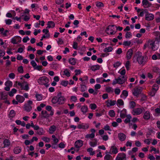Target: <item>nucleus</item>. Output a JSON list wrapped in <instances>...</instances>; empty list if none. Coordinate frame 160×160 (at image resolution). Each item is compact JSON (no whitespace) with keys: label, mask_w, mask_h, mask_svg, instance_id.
<instances>
[{"label":"nucleus","mask_w":160,"mask_h":160,"mask_svg":"<svg viewBox=\"0 0 160 160\" xmlns=\"http://www.w3.org/2000/svg\"><path fill=\"white\" fill-rule=\"evenodd\" d=\"M1 95L2 99H7L8 96L7 93L6 92H2Z\"/></svg>","instance_id":"obj_36"},{"label":"nucleus","mask_w":160,"mask_h":160,"mask_svg":"<svg viewBox=\"0 0 160 160\" xmlns=\"http://www.w3.org/2000/svg\"><path fill=\"white\" fill-rule=\"evenodd\" d=\"M49 117V114L48 113L47 111L46 110H42L41 112V117L42 118H46Z\"/></svg>","instance_id":"obj_15"},{"label":"nucleus","mask_w":160,"mask_h":160,"mask_svg":"<svg viewBox=\"0 0 160 160\" xmlns=\"http://www.w3.org/2000/svg\"><path fill=\"white\" fill-rule=\"evenodd\" d=\"M95 136V135L94 133H91L90 134H87L85 136V138H93Z\"/></svg>","instance_id":"obj_39"},{"label":"nucleus","mask_w":160,"mask_h":160,"mask_svg":"<svg viewBox=\"0 0 160 160\" xmlns=\"http://www.w3.org/2000/svg\"><path fill=\"white\" fill-rule=\"evenodd\" d=\"M30 126L32 127V128H33L34 130L38 128V126L34 125L32 122H31V123L30 124Z\"/></svg>","instance_id":"obj_61"},{"label":"nucleus","mask_w":160,"mask_h":160,"mask_svg":"<svg viewBox=\"0 0 160 160\" xmlns=\"http://www.w3.org/2000/svg\"><path fill=\"white\" fill-rule=\"evenodd\" d=\"M117 103L120 105H123L124 104L123 100L121 99H119L117 101Z\"/></svg>","instance_id":"obj_62"},{"label":"nucleus","mask_w":160,"mask_h":160,"mask_svg":"<svg viewBox=\"0 0 160 160\" xmlns=\"http://www.w3.org/2000/svg\"><path fill=\"white\" fill-rule=\"evenodd\" d=\"M87 151L88 152H90V154L91 155H93L95 154L94 151H92L93 149L90 148L87 149Z\"/></svg>","instance_id":"obj_38"},{"label":"nucleus","mask_w":160,"mask_h":160,"mask_svg":"<svg viewBox=\"0 0 160 160\" xmlns=\"http://www.w3.org/2000/svg\"><path fill=\"white\" fill-rule=\"evenodd\" d=\"M113 50V48L111 47H109L108 48H105L104 50V52H109L112 51Z\"/></svg>","instance_id":"obj_35"},{"label":"nucleus","mask_w":160,"mask_h":160,"mask_svg":"<svg viewBox=\"0 0 160 160\" xmlns=\"http://www.w3.org/2000/svg\"><path fill=\"white\" fill-rule=\"evenodd\" d=\"M96 6L98 7H101L103 6V4L101 2H97L96 4Z\"/></svg>","instance_id":"obj_52"},{"label":"nucleus","mask_w":160,"mask_h":160,"mask_svg":"<svg viewBox=\"0 0 160 160\" xmlns=\"http://www.w3.org/2000/svg\"><path fill=\"white\" fill-rule=\"evenodd\" d=\"M68 83V81H62L61 83V84L64 87H66Z\"/></svg>","instance_id":"obj_44"},{"label":"nucleus","mask_w":160,"mask_h":160,"mask_svg":"<svg viewBox=\"0 0 160 160\" xmlns=\"http://www.w3.org/2000/svg\"><path fill=\"white\" fill-rule=\"evenodd\" d=\"M150 117V113L148 111H146L144 113L143 118L145 120L149 119Z\"/></svg>","instance_id":"obj_19"},{"label":"nucleus","mask_w":160,"mask_h":160,"mask_svg":"<svg viewBox=\"0 0 160 160\" xmlns=\"http://www.w3.org/2000/svg\"><path fill=\"white\" fill-rule=\"evenodd\" d=\"M130 108H134L136 106V103L134 101H131L130 102Z\"/></svg>","instance_id":"obj_57"},{"label":"nucleus","mask_w":160,"mask_h":160,"mask_svg":"<svg viewBox=\"0 0 160 160\" xmlns=\"http://www.w3.org/2000/svg\"><path fill=\"white\" fill-rule=\"evenodd\" d=\"M154 18V16L151 13H148L147 12L145 15V19L147 21H151Z\"/></svg>","instance_id":"obj_10"},{"label":"nucleus","mask_w":160,"mask_h":160,"mask_svg":"<svg viewBox=\"0 0 160 160\" xmlns=\"http://www.w3.org/2000/svg\"><path fill=\"white\" fill-rule=\"evenodd\" d=\"M56 129V126L54 125L51 126L49 128V132L50 134H52Z\"/></svg>","instance_id":"obj_23"},{"label":"nucleus","mask_w":160,"mask_h":160,"mask_svg":"<svg viewBox=\"0 0 160 160\" xmlns=\"http://www.w3.org/2000/svg\"><path fill=\"white\" fill-rule=\"evenodd\" d=\"M133 54V50L132 49H129L127 52L126 58L127 60L131 58Z\"/></svg>","instance_id":"obj_14"},{"label":"nucleus","mask_w":160,"mask_h":160,"mask_svg":"<svg viewBox=\"0 0 160 160\" xmlns=\"http://www.w3.org/2000/svg\"><path fill=\"white\" fill-rule=\"evenodd\" d=\"M64 74L67 77H69L70 76V73L68 70L66 69L63 72Z\"/></svg>","instance_id":"obj_54"},{"label":"nucleus","mask_w":160,"mask_h":160,"mask_svg":"<svg viewBox=\"0 0 160 160\" xmlns=\"http://www.w3.org/2000/svg\"><path fill=\"white\" fill-rule=\"evenodd\" d=\"M106 91L108 93L112 92L113 91V89L111 87H108L106 88Z\"/></svg>","instance_id":"obj_43"},{"label":"nucleus","mask_w":160,"mask_h":160,"mask_svg":"<svg viewBox=\"0 0 160 160\" xmlns=\"http://www.w3.org/2000/svg\"><path fill=\"white\" fill-rule=\"evenodd\" d=\"M111 149H112V152L114 154L117 153L118 152L117 148L115 146H112L111 147Z\"/></svg>","instance_id":"obj_27"},{"label":"nucleus","mask_w":160,"mask_h":160,"mask_svg":"<svg viewBox=\"0 0 160 160\" xmlns=\"http://www.w3.org/2000/svg\"><path fill=\"white\" fill-rule=\"evenodd\" d=\"M100 66L98 65L92 66L91 67V69L93 71H95L98 70H99L100 68Z\"/></svg>","instance_id":"obj_24"},{"label":"nucleus","mask_w":160,"mask_h":160,"mask_svg":"<svg viewBox=\"0 0 160 160\" xmlns=\"http://www.w3.org/2000/svg\"><path fill=\"white\" fill-rule=\"evenodd\" d=\"M8 31L7 30H5L3 32H1V34H2V35L3 37H6L7 36V33L8 32Z\"/></svg>","instance_id":"obj_51"},{"label":"nucleus","mask_w":160,"mask_h":160,"mask_svg":"<svg viewBox=\"0 0 160 160\" xmlns=\"http://www.w3.org/2000/svg\"><path fill=\"white\" fill-rule=\"evenodd\" d=\"M18 72L22 73L23 72V68L22 66L19 67L18 68Z\"/></svg>","instance_id":"obj_59"},{"label":"nucleus","mask_w":160,"mask_h":160,"mask_svg":"<svg viewBox=\"0 0 160 160\" xmlns=\"http://www.w3.org/2000/svg\"><path fill=\"white\" fill-rule=\"evenodd\" d=\"M78 43L76 42H73V48L75 49H77L78 48Z\"/></svg>","instance_id":"obj_63"},{"label":"nucleus","mask_w":160,"mask_h":160,"mask_svg":"<svg viewBox=\"0 0 160 160\" xmlns=\"http://www.w3.org/2000/svg\"><path fill=\"white\" fill-rule=\"evenodd\" d=\"M4 147H8L10 144V142L8 139H5L3 141Z\"/></svg>","instance_id":"obj_26"},{"label":"nucleus","mask_w":160,"mask_h":160,"mask_svg":"<svg viewBox=\"0 0 160 160\" xmlns=\"http://www.w3.org/2000/svg\"><path fill=\"white\" fill-rule=\"evenodd\" d=\"M15 115L16 113L13 110H12L10 111L9 114L10 117L12 118H13L15 116Z\"/></svg>","instance_id":"obj_37"},{"label":"nucleus","mask_w":160,"mask_h":160,"mask_svg":"<svg viewBox=\"0 0 160 160\" xmlns=\"http://www.w3.org/2000/svg\"><path fill=\"white\" fill-rule=\"evenodd\" d=\"M52 102L53 104H56L57 102L58 103L57 97L55 96L53 98L52 100Z\"/></svg>","instance_id":"obj_41"},{"label":"nucleus","mask_w":160,"mask_h":160,"mask_svg":"<svg viewBox=\"0 0 160 160\" xmlns=\"http://www.w3.org/2000/svg\"><path fill=\"white\" fill-rule=\"evenodd\" d=\"M118 137L119 139L121 141H124L126 138V135L122 133H120L118 135Z\"/></svg>","instance_id":"obj_13"},{"label":"nucleus","mask_w":160,"mask_h":160,"mask_svg":"<svg viewBox=\"0 0 160 160\" xmlns=\"http://www.w3.org/2000/svg\"><path fill=\"white\" fill-rule=\"evenodd\" d=\"M127 118L124 120V122L126 123H127L130 122V119L132 117L130 115H129L127 116Z\"/></svg>","instance_id":"obj_34"},{"label":"nucleus","mask_w":160,"mask_h":160,"mask_svg":"<svg viewBox=\"0 0 160 160\" xmlns=\"http://www.w3.org/2000/svg\"><path fill=\"white\" fill-rule=\"evenodd\" d=\"M48 26L46 28H53L55 26L54 22L52 21H48L47 24Z\"/></svg>","instance_id":"obj_18"},{"label":"nucleus","mask_w":160,"mask_h":160,"mask_svg":"<svg viewBox=\"0 0 160 160\" xmlns=\"http://www.w3.org/2000/svg\"><path fill=\"white\" fill-rule=\"evenodd\" d=\"M52 137L53 138V141L55 144H56L58 142V140L56 138L55 135H53Z\"/></svg>","instance_id":"obj_47"},{"label":"nucleus","mask_w":160,"mask_h":160,"mask_svg":"<svg viewBox=\"0 0 160 160\" xmlns=\"http://www.w3.org/2000/svg\"><path fill=\"white\" fill-rule=\"evenodd\" d=\"M141 100L142 101L146 100L147 99V96L144 94H142L141 95Z\"/></svg>","instance_id":"obj_60"},{"label":"nucleus","mask_w":160,"mask_h":160,"mask_svg":"<svg viewBox=\"0 0 160 160\" xmlns=\"http://www.w3.org/2000/svg\"><path fill=\"white\" fill-rule=\"evenodd\" d=\"M34 130H37V133L39 135H42L43 134L44 132V130L42 128H40L38 126V128Z\"/></svg>","instance_id":"obj_21"},{"label":"nucleus","mask_w":160,"mask_h":160,"mask_svg":"<svg viewBox=\"0 0 160 160\" xmlns=\"http://www.w3.org/2000/svg\"><path fill=\"white\" fill-rule=\"evenodd\" d=\"M132 36L131 32H127L125 35V38H129Z\"/></svg>","instance_id":"obj_55"},{"label":"nucleus","mask_w":160,"mask_h":160,"mask_svg":"<svg viewBox=\"0 0 160 160\" xmlns=\"http://www.w3.org/2000/svg\"><path fill=\"white\" fill-rule=\"evenodd\" d=\"M42 32L43 33H45V34H47V37L49 38L50 37V34L49 33L48 34L49 32V30L47 29H44L42 30Z\"/></svg>","instance_id":"obj_53"},{"label":"nucleus","mask_w":160,"mask_h":160,"mask_svg":"<svg viewBox=\"0 0 160 160\" xmlns=\"http://www.w3.org/2000/svg\"><path fill=\"white\" fill-rule=\"evenodd\" d=\"M127 78L124 76H119L117 78V80L118 82V84H121L124 83L127 80Z\"/></svg>","instance_id":"obj_8"},{"label":"nucleus","mask_w":160,"mask_h":160,"mask_svg":"<svg viewBox=\"0 0 160 160\" xmlns=\"http://www.w3.org/2000/svg\"><path fill=\"white\" fill-rule=\"evenodd\" d=\"M36 97L38 101H41L42 99V96L40 94H37L36 95Z\"/></svg>","instance_id":"obj_58"},{"label":"nucleus","mask_w":160,"mask_h":160,"mask_svg":"<svg viewBox=\"0 0 160 160\" xmlns=\"http://www.w3.org/2000/svg\"><path fill=\"white\" fill-rule=\"evenodd\" d=\"M105 32L108 35L114 34L117 32V31H115V25H112L108 26L105 30Z\"/></svg>","instance_id":"obj_1"},{"label":"nucleus","mask_w":160,"mask_h":160,"mask_svg":"<svg viewBox=\"0 0 160 160\" xmlns=\"http://www.w3.org/2000/svg\"><path fill=\"white\" fill-rule=\"evenodd\" d=\"M21 151V149L19 147H16L14 149V152L15 154H18L20 153Z\"/></svg>","instance_id":"obj_33"},{"label":"nucleus","mask_w":160,"mask_h":160,"mask_svg":"<svg viewBox=\"0 0 160 160\" xmlns=\"http://www.w3.org/2000/svg\"><path fill=\"white\" fill-rule=\"evenodd\" d=\"M109 114L111 117H113L115 115V113L113 110H110L109 112Z\"/></svg>","instance_id":"obj_42"},{"label":"nucleus","mask_w":160,"mask_h":160,"mask_svg":"<svg viewBox=\"0 0 160 160\" xmlns=\"http://www.w3.org/2000/svg\"><path fill=\"white\" fill-rule=\"evenodd\" d=\"M17 90L15 88H13L11 90V91L8 92V94L9 96L12 97L13 96L14 93H15L17 92Z\"/></svg>","instance_id":"obj_28"},{"label":"nucleus","mask_w":160,"mask_h":160,"mask_svg":"<svg viewBox=\"0 0 160 160\" xmlns=\"http://www.w3.org/2000/svg\"><path fill=\"white\" fill-rule=\"evenodd\" d=\"M81 91L82 92H83L86 90V87L84 85H81Z\"/></svg>","instance_id":"obj_50"},{"label":"nucleus","mask_w":160,"mask_h":160,"mask_svg":"<svg viewBox=\"0 0 160 160\" xmlns=\"http://www.w3.org/2000/svg\"><path fill=\"white\" fill-rule=\"evenodd\" d=\"M88 109V107L86 106H83L81 108V110L83 114H85L87 112Z\"/></svg>","instance_id":"obj_31"},{"label":"nucleus","mask_w":160,"mask_h":160,"mask_svg":"<svg viewBox=\"0 0 160 160\" xmlns=\"http://www.w3.org/2000/svg\"><path fill=\"white\" fill-rule=\"evenodd\" d=\"M131 43L130 41H125L123 42V45L125 46H129Z\"/></svg>","instance_id":"obj_48"},{"label":"nucleus","mask_w":160,"mask_h":160,"mask_svg":"<svg viewBox=\"0 0 160 160\" xmlns=\"http://www.w3.org/2000/svg\"><path fill=\"white\" fill-rule=\"evenodd\" d=\"M126 155L124 153H118L116 158V160H126Z\"/></svg>","instance_id":"obj_6"},{"label":"nucleus","mask_w":160,"mask_h":160,"mask_svg":"<svg viewBox=\"0 0 160 160\" xmlns=\"http://www.w3.org/2000/svg\"><path fill=\"white\" fill-rule=\"evenodd\" d=\"M16 99L18 102L20 103L22 102L25 100V98L19 95L16 96Z\"/></svg>","instance_id":"obj_16"},{"label":"nucleus","mask_w":160,"mask_h":160,"mask_svg":"<svg viewBox=\"0 0 160 160\" xmlns=\"http://www.w3.org/2000/svg\"><path fill=\"white\" fill-rule=\"evenodd\" d=\"M90 107L92 109L95 110L97 108V106L95 103H92L90 105Z\"/></svg>","instance_id":"obj_49"},{"label":"nucleus","mask_w":160,"mask_h":160,"mask_svg":"<svg viewBox=\"0 0 160 160\" xmlns=\"http://www.w3.org/2000/svg\"><path fill=\"white\" fill-rule=\"evenodd\" d=\"M149 45L151 46V48L152 50L153 51L156 50L158 49V47H156V46L155 45L154 42H151L150 43Z\"/></svg>","instance_id":"obj_22"},{"label":"nucleus","mask_w":160,"mask_h":160,"mask_svg":"<svg viewBox=\"0 0 160 160\" xmlns=\"http://www.w3.org/2000/svg\"><path fill=\"white\" fill-rule=\"evenodd\" d=\"M42 139L43 141L45 142H49L50 140V138L46 137H42Z\"/></svg>","instance_id":"obj_45"},{"label":"nucleus","mask_w":160,"mask_h":160,"mask_svg":"<svg viewBox=\"0 0 160 160\" xmlns=\"http://www.w3.org/2000/svg\"><path fill=\"white\" fill-rule=\"evenodd\" d=\"M69 62L70 64L72 65H75L76 63L75 59L74 58H70L69 60Z\"/></svg>","instance_id":"obj_32"},{"label":"nucleus","mask_w":160,"mask_h":160,"mask_svg":"<svg viewBox=\"0 0 160 160\" xmlns=\"http://www.w3.org/2000/svg\"><path fill=\"white\" fill-rule=\"evenodd\" d=\"M130 66V63L129 61H128L126 62L125 67L127 70H128L129 69V67Z\"/></svg>","instance_id":"obj_56"},{"label":"nucleus","mask_w":160,"mask_h":160,"mask_svg":"<svg viewBox=\"0 0 160 160\" xmlns=\"http://www.w3.org/2000/svg\"><path fill=\"white\" fill-rule=\"evenodd\" d=\"M93 141H94L93 142H90V144L91 147H94L96 146L97 144V140L95 139H94Z\"/></svg>","instance_id":"obj_30"},{"label":"nucleus","mask_w":160,"mask_h":160,"mask_svg":"<svg viewBox=\"0 0 160 160\" xmlns=\"http://www.w3.org/2000/svg\"><path fill=\"white\" fill-rule=\"evenodd\" d=\"M74 144L76 148H79L82 146L83 144V142L81 140H78L76 141Z\"/></svg>","instance_id":"obj_12"},{"label":"nucleus","mask_w":160,"mask_h":160,"mask_svg":"<svg viewBox=\"0 0 160 160\" xmlns=\"http://www.w3.org/2000/svg\"><path fill=\"white\" fill-rule=\"evenodd\" d=\"M142 91L141 88L136 87L133 89L132 94L134 96L138 98L139 94L141 93Z\"/></svg>","instance_id":"obj_5"},{"label":"nucleus","mask_w":160,"mask_h":160,"mask_svg":"<svg viewBox=\"0 0 160 160\" xmlns=\"http://www.w3.org/2000/svg\"><path fill=\"white\" fill-rule=\"evenodd\" d=\"M65 100V99L64 97L58 98V104H63Z\"/></svg>","instance_id":"obj_17"},{"label":"nucleus","mask_w":160,"mask_h":160,"mask_svg":"<svg viewBox=\"0 0 160 160\" xmlns=\"http://www.w3.org/2000/svg\"><path fill=\"white\" fill-rule=\"evenodd\" d=\"M142 5L144 6L145 8L150 7L152 5V4L149 2L148 0H143L142 1Z\"/></svg>","instance_id":"obj_9"},{"label":"nucleus","mask_w":160,"mask_h":160,"mask_svg":"<svg viewBox=\"0 0 160 160\" xmlns=\"http://www.w3.org/2000/svg\"><path fill=\"white\" fill-rule=\"evenodd\" d=\"M106 153L107 154L104 157L105 160H110L112 158V156L111 155L107 154V152H106Z\"/></svg>","instance_id":"obj_40"},{"label":"nucleus","mask_w":160,"mask_h":160,"mask_svg":"<svg viewBox=\"0 0 160 160\" xmlns=\"http://www.w3.org/2000/svg\"><path fill=\"white\" fill-rule=\"evenodd\" d=\"M18 85L20 86L22 89L27 91L29 89L28 84L27 82L24 81L22 83L18 82Z\"/></svg>","instance_id":"obj_4"},{"label":"nucleus","mask_w":160,"mask_h":160,"mask_svg":"<svg viewBox=\"0 0 160 160\" xmlns=\"http://www.w3.org/2000/svg\"><path fill=\"white\" fill-rule=\"evenodd\" d=\"M158 85L156 84H154L152 86V90L157 91L158 90Z\"/></svg>","instance_id":"obj_46"},{"label":"nucleus","mask_w":160,"mask_h":160,"mask_svg":"<svg viewBox=\"0 0 160 160\" xmlns=\"http://www.w3.org/2000/svg\"><path fill=\"white\" fill-rule=\"evenodd\" d=\"M133 114L134 115H138L141 114L142 112V109L141 108H137L133 110Z\"/></svg>","instance_id":"obj_11"},{"label":"nucleus","mask_w":160,"mask_h":160,"mask_svg":"<svg viewBox=\"0 0 160 160\" xmlns=\"http://www.w3.org/2000/svg\"><path fill=\"white\" fill-rule=\"evenodd\" d=\"M49 79L45 76L40 77L38 80V82L40 85H45L46 87H48L49 84H48Z\"/></svg>","instance_id":"obj_2"},{"label":"nucleus","mask_w":160,"mask_h":160,"mask_svg":"<svg viewBox=\"0 0 160 160\" xmlns=\"http://www.w3.org/2000/svg\"><path fill=\"white\" fill-rule=\"evenodd\" d=\"M24 108L25 110L28 112H29L32 108L31 105L26 103L24 105Z\"/></svg>","instance_id":"obj_20"},{"label":"nucleus","mask_w":160,"mask_h":160,"mask_svg":"<svg viewBox=\"0 0 160 160\" xmlns=\"http://www.w3.org/2000/svg\"><path fill=\"white\" fill-rule=\"evenodd\" d=\"M126 110H124L122 111L120 113V117L122 118H124L126 117Z\"/></svg>","instance_id":"obj_29"},{"label":"nucleus","mask_w":160,"mask_h":160,"mask_svg":"<svg viewBox=\"0 0 160 160\" xmlns=\"http://www.w3.org/2000/svg\"><path fill=\"white\" fill-rule=\"evenodd\" d=\"M12 21V20L10 19H8L5 20L6 23L7 25H10L11 24Z\"/></svg>","instance_id":"obj_64"},{"label":"nucleus","mask_w":160,"mask_h":160,"mask_svg":"<svg viewBox=\"0 0 160 160\" xmlns=\"http://www.w3.org/2000/svg\"><path fill=\"white\" fill-rule=\"evenodd\" d=\"M107 102L108 104L107 106H113L115 105L116 104V101H112L111 100L109 102V100H108L107 101Z\"/></svg>","instance_id":"obj_25"},{"label":"nucleus","mask_w":160,"mask_h":160,"mask_svg":"<svg viewBox=\"0 0 160 160\" xmlns=\"http://www.w3.org/2000/svg\"><path fill=\"white\" fill-rule=\"evenodd\" d=\"M137 54L138 55L137 57V61L139 64H142L144 61V57L142 56L141 52H137Z\"/></svg>","instance_id":"obj_3"},{"label":"nucleus","mask_w":160,"mask_h":160,"mask_svg":"<svg viewBox=\"0 0 160 160\" xmlns=\"http://www.w3.org/2000/svg\"><path fill=\"white\" fill-rule=\"evenodd\" d=\"M5 85L6 86L4 88V89L7 91L10 90V88L12 86V82L11 81L8 80L5 83Z\"/></svg>","instance_id":"obj_7"}]
</instances>
